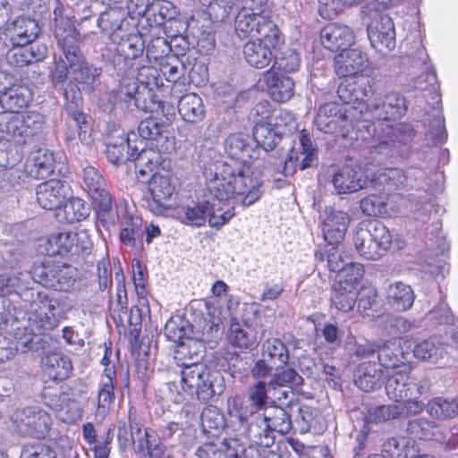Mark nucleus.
<instances>
[{
	"mask_svg": "<svg viewBox=\"0 0 458 458\" xmlns=\"http://www.w3.org/2000/svg\"><path fill=\"white\" fill-rule=\"evenodd\" d=\"M427 411L432 418L451 419L458 413V403L442 397L433 398L428 402Z\"/></svg>",
	"mask_w": 458,
	"mask_h": 458,
	"instance_id": "58",
	"label": "nucleus"
},
{
	"mask_svg": "<svg viewBox=\"0 0 458 458\" xmlns=\"http://www.w3.org/2000/svg\"><path fill=\"white\" fill-rule=\"evenodd\" d=\"M227 338L232 346L241 350H248L257 344V331L250 324L233 322Z\"/></svg>",
	"mask_w": 458,
	"mask_h": 458,
	"instance_id": "42",
	"label": "nucleus"
},
{
	"mask_svg": "<svg viewBox=\"0 0 458 458\" xmlns=\"http://www.w3.org/2000/svg\"><path fill=\"white\" fill-rule=\"evenodd\" d=\"M42 365L45 372L54 380L66 379L72 370L71 359L57 352L46 355L42 360Z\"/></svg>",
	"mask_w": 458,
	"mask_h": 458,
	"instance_id": "41",
	"label": "nucleus"
},
{
	"mask_svg": "<svg viewBox=\"0 0 458 458\" xmlns=\"http://www.w3.org/2000/svg\"><path fill=\"white\" fill-rule=\"evenodd\" d=\"M367 173L360 165H346L335 173L332 183L338 194L356 192L371 184Z\"/></svg>",
	"mask_w": 458,
	"mask_h": 458,
	"instance_id": "20",
	"label": "nucleus"
},
{
	"mask_svg": "<svg viewBox=\"0 0 458 458\" xmlns=\"http://www.w3.org/2000/svg\"><path fill=\"white\" fill-rule=\"evenodd\" d=\"M55 38L63 54L78 47L79 32L64 6L57 1L54 9Z\"/></svg>",
	"mask_w": 458,
	"mask_h": 458,
	"instance_id": "21",
	"label": "nucleus"
},
{
	"mask_svg": "<svg viewBox=\"0 0 458 458\" xmlns=\"http://www.w3.org/2000/svg\"><path fill=\"white\" fill-rule=\"evenodd\" d=\"M69 64L73 80L82 86V89L91 92L98 83L102 69L89 64L83 57L81 49L67 50L64 53Z\"/></svg>",
	"mask_w": 458,
	"mask_h": 458,
	"instance_id": "17",
	"label": "nucleus"
},
{
	"mask_svg": "<svg viewBox=\"0 0 458 458\" xmlns=\"http://www.w3.org/2000/svg\"><path fill=\"white\" fill-rule=\"evenodd\" d=\"M182 389L188 394H196L198 399L208 402L225 390V380L219 371H211L204 363L192 361L182 364Z\"/></svg>",
	"mask_w": 458,
	"mask_h": 458,
	"instance_id": "3",
	"label": "nucleus"
},
{
	"mask_svg": "<svg viewBox=\"0 0 458 458\" xmlns=\"http://www.w3.org/2000/svg\"><path fill=\"white\" fill-rule=\"evenodd\" d=\"M440 427L427 419H415L409 422L408 432L420 439L443 440L445 437L438 433Z\"/></svg>",
	"mask_w": 458,
	"mask_h": 458,
	"instance_id": "57",
	"label": "nucleus"
},
{
	"mask_svg": "<svg viewBox=\"0 0 458 458\" xmlns=\"http://www.w3.org/2000/svg\"><path fill=\"white\" fill-rule=\"evenodd\" d=\"M207 190L219 202L231 201L242 196V203L249 207L258 201L261 182L253 176L251 165L246 161L216 162L204 170Z\"/></svg>",
	"mask_w": 458,
	"mask_h": 458,
	"instance_id": "1",
	"label": "nucleus"
},
{
	"mask_svg": "<svg viewBox=\"0 0 458 458\" xmlns=\"http://www.w3.org/2000/svg\"><path fill=\"white\" fill-rule=\"evenodd\" d=\"M367 54L360 49H345L335 58V71L340 77H356L368 66Z\"/></svg>",
	"mask_w": 458,
	"mask_h": 458,
	"instance_id": "31",
	"label": "nucleus"
},
{
	"mask_svg": "<svg viewBox=\"0 0 458 458\" xmlns=\"http://www.w3.org/2000/svg\"><path fill=\"white\" fill-rule=\"evenodd\" d=\"M448 344L443 336L434 335L417 344L413 349L415 358L432 364H444L448 356Z\"/></svg>",
	"mask_w": 458,
	"mask_h": 458,
	"instance_id": "32",
	"label": "nucleus"
},
{
	"mask_svg": "<svg viewBox=\"0 0 458 458\" xmlns=\"http://www.w3.org/2000/svg\"><path fill=\"white\" fill-rule=\"evenodd\" d=\"M416 52L410 55L412 56L413 66L420 67L423 70V75L416 81V85L421 89L435 90L437 84V73L431 65L428 64V55L420 42L416 43Z\"/></svg>",
	"mask_w": 458,
	"mask_h": 458,
	"instance_id": "39",
	"label": "nucleus"
},
{
	"mask_svg": "<svg viewBox=\"0 0 458 458\" xmlns=\"http://www.w3.org/2000/svg\"><path fill=\"white\" fill-rule=\"evenodd\" d=\"M250 137L246 134H231L225 140V148L230 157L235 158L234 160L242 159V161H245L246 157L256 159L259 151L250 145Z\"/></svg>",
	"mask_w": 458,
	"mask_h": 458,
	"instance_id": "46",
	"label": "nucleus"
},
{
	"mask_svg": "<svg viewBox=\"0 0 458 458\" xmlns=\"http://www.w3.org/2000/svg\"><path fill=\"white\" fill-rule=\"evenodd\" d=\"M209 202L204 201L192 207H182L179 215L182 221L187 225L202 226L208 221Z\"/></svg>",
	"mask_w": 458,
	"mask_h": 458,
	"instance_id": "59",
	"label": "nucleus"
},
{
	"mask_svg": "<svg viewBox=\"0 0 458 458\" xmlns=\"http://www.w3.org/2000/svg\"><path fill=\"white\" fill-rule=\"evenodd\" d=\"M279 31L271 30L256 40H249L243 46V56L247 64L256 69L267 68L275 59L273 49L278 44Z\"/></svg>",
	"mask_w": 458,
	"mask_h": 458,
	"instance_id": "13",
	"label": "nucleus"
},
{
	"mask_svg": "<svg viewBox=\"0 0 458 458\" xmlns=\"http://www.w3.org/2000/svg\"><path fill=\"white\" fill-rule=\"evenodd\" d=\"M145 48V43L140 34H130L122 38L116 47L117 55L114 59L116 71L129 69L131 63L138 62Z\"/></svg>",
	"mask_w": 458,
	"mask_h": 458,
	"instance_id": "27",
	"label": "nucleus"
},
{
	"mask_svg": "<svg viewBox=\"0 0 458 458\" xmlns=\"http://www.w3.org/2000/svg\"><path fill=\"white\" fill-rule=\"evenodd\" d=\"M236 416L242 424H246V435L258 446L270 447L275 443L274 432L263 414L253 411H237Z\"/></svg>",
	"mask_w": 458,
	"mask_h": 458,
	"instance_id": "16",
	"label": "nucleus"
},
{
	"mask_svg": "<svg viewBox=\"0 0 458 458\" xmlns=\"http://www.w3.org/2000/svg\"><path fill=\"white\" fill-rule=\"evenodd\" d=\"M30 279L23 280L18 287V292L16 296L21 299L23 301L29 304L28 308V316H34V312H36L38 306L42 296L45 292L38 291L37 289L30 287Z\"/></svg>",
	"mask_w": 458,
	"mask_h": 458,
	"instance_id": "61",
	"label": "nucleus"
},
{
	"mask_svg": "<svg viewBox=\"0 0 458 458\" xmlns=\"http://www.w3.org/2000/svg\"><path fill=\"white\" fill-rule=\"evenodd\" d=\"M369 106L373 115L380 120H395L406 111L404 98L395 92L386 95L383 101L372 103Z\"/></svg>",
	"mask_w": 458,
	"mask_h": 458,
	"instance_id": "35",
	"label": "nucleus"
},
{
	"mask_svg": "<svg viewBox=\"0 0 458 458\" xmlns=\"http://www.w3.org/2000/svg\"><path fill=\"white\" fill-rule=\"evenodd\" d=\"M341 285L334 286V291L331 296V301L335 308L344 312H348L353 309L356 300V291L347 290L344 291Z\"/></svg>",
	"mask_w": 458,
	"mask_h": 458,
	"instance_id": "64",
	"label": "nucleus"
},
{
	"mask_svg": "<svg viewBox=\"0 0 458 458\" xmlns=\"http://www.w3.org/2000/svg\"><path fill=\"white\" fill-rule=\"evenodd\" d=\"M116 72L119 78L118 84L106 94L107 104H103L105 111L111 112L114 108L128 112L150 110L146 99V97L150 95V90L145 85H140L135 80L133 65L123 72Z\"/></svg>",
	"mask_w": 458,
	"mask_h": 458,
	"instance_id": "2",
	"label": "nucleus"
},
{
	"mask_svg": "<svg viewBox=\"0 0 458 458\" xmlns=\"http://www.w3.org/2000/svg\"><path fill=\"white\" fill-rule=\"evenodd\" d=\"M81 180L98 217L106 220L112 210L113 199L102 174L96 167L88 165L82 170Z\"/></svg>",
	"mask_w": 458,
	"mask_h": 458,
	"instance_id": "9",
	"label": "nucleus"
},
{
	"mask_svg": "<svg viewBox=\"0 0 458 458\" xmlns=\"http://www.w3.org/2000/svg\"><path fill=\"white\" fill-rule=\"evenodd\" d=\"M0 312V331L13 335L20 344L30 349L34 339V328L30 326L26 314L17 310L9 301H3Z\"/></svg>",
	"mask_w": 458,
	"mask_h": 458,
	"instance_id": "12",
	"label": "nucleus"
},
{
	"mask_svg": "<svg viewBox=\"0 0 458 458\" xmlns=\"http://www.w3.org/2000/svg\"><path fill=\"white\" fill-rule=\"evenodd\" d=\"M377 358L379 366L386 369H391L392 371L401 369L404 364L403 353L400 348V342L396 340L378 341L377 342Z\"/></svg>",
	"mask_w": 458,
	"mask_h": 458,
	"instance_id": "43",
	"label": "nucleus"
},
{
	"mask_svg": "<svg viewBox=\"0 0 458 458\" xmlns=\"http://www.w3.org/2000/svg\"><path fill=\"white\" fill-rule=\"evenodd\" d=\"M287 409L282 406H271L265 409L263 415L273 432L276 431L281 435H286L293 429V422Z\"/></svg>",
	"mask_w": 458,
	"mask_h": 458,
	"instance_id": "54",
	"label": "nucleus"
},
{
	"mask_svg": "<svg viewBox=\"0 0 458 458\" xmlns=\"http://www.w3.org/2000/svg\"><path fill=\"white\" fill-rule=\"evenodd\" d=\"M136 134L131 132L126 136L119 133L117 136H111L106 142V155L108 161L114 165L123 164L135 157L138 151V145H132Z\"/></svg>",
	"mask_w": 458,
	"mask_h": 458,
	"instance_id": "30",
	"label": "nucleus"
},
{
	"mask_svg": "<svg viewBox=\"0 0 458 458\" xmlns=\"http://www.w3.org/2000/svg\"><path fill=\"white\" fill-rule=\"evenodd\" d=\"M36 195L42 208L53 210L63 207L71 195V187L64 180L52 179L40 183Z\"/></svg>",
	"mask_w": 458,
	"mask_h": 458,
	"instance_id": "24",
	"label": "nucleus"
},
{
	"mask_svg": "<svg viewBox=\"0 0 458 458\" xmlns=\"http://www.w3.org/2000/svg\"><path fill=\"white\" fill-rule=\"evenodd\" d=\"M321 227L325 241L338 245L344 239L351 217L348 213L327 207L321 215Z\"/></svg>",
	"mask_w": 458,
	"mask_h": 458,
	"instance_id": "23",
	"label": "nucleus"
},
{
	"mask_svg": "<svg viewBox=\"0 0 458 458\" xmlns=\"http://www.w3.org/2000/svg\"><path fill=\"white\" fill-rule=\"evenodd\" d=\"M263 13L261 8H259L257 12L246 8L241 10L235 18V31L238 37L241 38L263 37L270 33L271 30H278Z\"/></svg>",
	"mask_w": 458,
	"mask_h": 458,
	"instance_id": "15",
	"label": "nucleus"
},
{
	"mask_svg": "<svg viewBox=\"0 0 458 458\" xmlns=\"http://www.w3.org/2000/svg\"><path fill=\"white\" fill-rule=\"evenodd\" d=\"M354 112L353 107L346 108L336 103H327L318 108L314 123L320 131L343 138L349 135L351 129H366L368 136L361 135L362 140H366L372 137L375 131L374 125L368 121H359L354 124Z\"/></svg>",
	"mask_w": 458,
	"mask_h": 458,
	"instance_id": "4",
	"label": "nucleus"
},
{
	"mask_svg": "<svg viewBox=\"0 0 458 458\" xmlns=\"http://www.w3.org/2000/svg\"><path fill=\"white\" fill-rule=\"evenodd\" d=\"M178 111L187 123H198L205 116V109L201 98L195 93L182 96L178 102Z\"/></svg>",
	"mask_w": 458,
	"mask_h": 458,
	"instance_id": "50",
	"label": "nucleus"
},
{
	"mask_svg": "<svg viewBox=\"0 0 458 458\" xmlns=\"http://www.w3.org/2000/svg\"><path fill=\"white\" fill-rule=\"evenodd\" d=\"M138 131L142 140H148L159 152L171 153L175 149V138L166 122L153 116L146 118L140 123Z\"/></svg>",
	"mask_w": 458,
	"mask_h": 458,
	"instance_id": "14",
	"label": "nucleus"
},
{
	"mask_svg": "<svg viewBox=\"0 0 458 458\" xmlns=\"http://www.w3.org/2000/svg\"><path fill=\"white\" fill-rule=\"evenodd\" d=\"M32 273L20 272L18 274L0 275V297L16 295L18 287L23 280L31 279Z\"/></svg>",
	"mask_w": 458,
	"mask_h": 458,
	"instance_id": "62",
	"label": "nucleus"
},
{
	"mask_svg": "<svg viewBox=\"0 0 458 458\" xmlns=\"http://www.w3.org/2000/svg\"><path fill=\"white\" fill-rule=\"evenodd\" d=\"M411 369L407 364H403L401 369L388 372L386 381V393L389 399L399 403L412 396L411 379L410 374Z\"/></svg>",
	"mask_w": 458,
	"mask_h": 458,
	"instance_id": "28",
	"label": "nucleus"
},
{
	"mask_svg": "<svg viewBox=\"0 0 458 458\" xmlns=\"http://www.w3.org/2000/svg\"><path fill=\"white\" fill-rule=\"evenodd\" d=\"M355 38L353 30L341 23H329L320 31L322 46L332 52L347 49L354 44Z\"/></svg>",
	"mask_w": 458,
	"mask_h": 458,
	"instance_id": "26",
	"label": "nucleus"
},
{
	"mask_svg": "<svg viewBox=\"0 0 458 458\" xmlns=\"http://www.w3.org/2000/svg\"><path fill=\"white\" fill-rule=\"evenodd\" d=\"M382 371L374 362L360 363L354 375L355 385L364 392H370L379 386Z\"/></svg>",
	"mask_w": 458,
	"mask_h": 458,
	"instance_id": "45",
	"label": "nucleus"
},
{
	"mask_svg": "<svg viewBox=\"0 0 458 458\" xmlns=\"http://www.w3.org/2000/svg\"><path fill=\"white\" fill-rule=\"evenodd\" d=\"M392 235L387 227L379 221L360 223L353 236V245L358 254L368 260H378L388 251Z\"/></svg>",
	"mask_w": 458,
	"mask_h": 458,
	"instance_id": "6",
	"label": "nucleus"
},
{
	"mask_svg": "<svg viewBox=\"0 0 458 458\" xmlns=\"http://www.w3.org/2000/svg\"><path fill=\"white\" fill-rule=\"evenodd\" d=\"M116 383V371L109 369H104L98 382L95 412L96 419L100 421L109 413L111 406L114 402Z\"/></svg>",
	"mask_w": 458,
	"mask_h": 458,
	"instance_id": "29",
	"label": "nucleus"
},
{
	"mask_svg": "<svg viewBox=\"0 0 458 458\" xmlns=\"http://www.w3.org/2000/svg\"><path fill=\"white\" fill-rule=\"evenodd\" d=\"M261 357L279 369L288 363L289 351L279 338H268L262 344Z\"/></svg>",
	"mask_w": 458,
	"mask_h": 458,
	"instance_id": "51",
	"label": "nucleus"
},
{
	"mask_svg": "<svg viewBox=\"0 0 458 458\" xmlns=\"http://www.w3.org/2000/svg\"><path fill=\"white\" fill-rule=\"evenodd\" d=\"M252 135L253 140L258 147H260L265 152L272 150L280 141L281 136L278 129V123H275V128L271 123L261 120L254 121Z\"/></svg>",
	"mask_w": 458,
	"mask_h": 458,
	"instance_id": "44",
	"label": "nucleus"
},
{
	"mask_svg": "<svg viewBox=\"0 0 458 458\" xmlns=\"http://www.w3.org/2000/svg\"><path fill=\"white\" fill-rule=\"evenodd\" d=\"M384 458H409L414 453L411 440L402 437H389L382 445Z\"/></svg>",
	"mask_w": 458,
	"mask_h": 458,
	"instance_id": "56",
	"label": "nucleus"
},
{
	"mask_svg": "<svg viewBox=\"0 0 458 458\" xmlns=\"http://www.w3.org/2000/svg\"><path fill=\"white\" fill-rule=\"evenodd\" d=\"M367 33L371 47L377 51L386 54L395 47V29L388 15H375L367 26Z\"/></svg>",
	"mask_w": 458,
	"mask_h": 458,
	"instance_id": "18",
	"label": "nucleus"
},
{
	"mask_svg": "<svg viewBox=\"0 0 458 458\" xmlns=\"http://www.w3.org/2000/svg\"><path fill=\"white\" fill-rule=\"evenodd\" d=\"M199 330H194L192 325L181 316L172 317L164 328L168 340L178 344L196 335Z\"/></svg>",
	"mask_w": 458,
	"mask_h": 458,
	"instance_id": "53",
	"label": "nucleus"
},
{
	"mask_svg": "<svg viewBox=\"0 0 458 458\" xmlns=\"http://www.w3.org/2000/svg\"><path fill=\"white\" fill-rule=\"evenodd\" d=\"M219 206L209 203L208 222L211 227L220 228L235 215L230 201L220 202Z\"/></svg>",
	"mask_w": 458,
	"mask_h": 458,
	"instance_id": "60",
	"label": "nucleus"
},
{
	"mask_svg": "<svg viewBox=\"0 0 458 458\" xmlns=\"http://www.w3.org/2000/svg\"><path fill=\"white\" fill-rule=\"evenodd\" d=\"M128 420L131 430V438L137 453L144 454L148 447V438L149 437L142 416L134 407H131L128 412Z\"/></svg>",
	"mask_w": 458,
	"mask_h": 458,
	"instance_id": "52",
	"label": "nucleus"
},
{
	"mask_svg": "<svg viewBox=\"0 0 458 458\" xmlns=\"http://www.w3.org/2000/svg\"><path fill=\"white\" fill-rule=\"evenodd\" d=\"M206 310L209 316L208 323H206L202 327L201 332H198L196 335L188 338L186 341L178 344L176 350V360H182L188 358L189 360H194L193 361L199 362L203 358L204 354V344L203 342L209 339V334L212 330H217L221 319L216 313L218 309L210 302L205 303Z\"/></svg>",
	"mask_w": 458,
	"mask_h": 458,
	"instance_id": "11",
	"label": "nucleus"
},
{
	"mask_svg": "<svg viewBox=\"0 0 458 458\" xmlns=\"http://www.w3.org/2000/svg\"><path fill=\"white\" fill-rule=\"evenodd\" d=\"M13 44H39L35 42L40 29L36 20L30 17H19L14 20L10 29Z\"/></svg>",
	"mask_w": 458,
	"mask_h": 458,
	"instance_id": "40",
	"label": "nucleus"
},
{
	"mask_svg": "<svg viewBox=\"0 0 458 458\" xmlns=\"http://www.w3.org/2000/svg\"><path fill=\"white\" fill-rule=\"evenodd\" d=\"M386 299L394 310L405 311L411 308L415 296L410 285L402 282H395L388 286Z\"/></svg>",
	"mask_w": 458,
	"mask_h": 458,
	"instance_id": "47",
	"label": "nucleus"
},
{
	"mask_svg": "<svg viewBox=\"0 0 458 458\" xmlns=\"http://www.w3.org/2000/svg\"><path fill=\"white\" fill-rule=\"evenodd\" d=\"M151 196L147 199L148 208L155 215H163L174 205V187L168 177L155 174L148 184Z\"/></svg>",
	"mask_w": 458,
	"mask_h": 458,
	"instance_id": "19",
	"label": "nucleus"
},
{
	"mask_svg": "<svg viewBox=\"0 0 458 458\" xmlns=\"http://www.w3.org/2000/svg\"><path fill=\"white\" fill-rule=\"evenodd\" d=\"M40 301L34 316L28 317L30 326L34 328V336L53 329L58 323L55 311L59 306V301L50 298L46 292Z\"/></svg>",
	"mask_w": 458,
	"mask_h": 458,
	"instance_id": "25",
	"label": "nucleus"
},
{
	"mask_svg": "<svg viewBox=\"0 0 458 458\" xmlns=\"http://www.w3.org/2000/svg\"><path fill=\"white\" fill-rule=\"evenodd\" d=\"M406 176L399 168H385L377 171L371 179V185L377 191H387L405 185Z\"/></svg>",
	"mask_w": 458,
	"mask_h": 458,
	"instance_id": "48",
	"label": "nucleus"
},
{
	"mask_svg": "<svg viewBox=\"0 0 458 458\" xmlns=\"http://www.w3.org/2000/svg\"><path fill=\"white\" fill-rule=\"evenodd\" d=\"M47 251L49 256L86 255L92 247L87 230L54 233L47 239Z\"/></svg>",
	"mask_w": 458,
	"mask_h": 458,
	"instance_id": "10",
	"label": "nucleus"
},
{
	"mask_svg": "<svg viewBox=\"0 0 458 458\" xmlns=\"http://www.w3.org/2000/svg\"><path fill=\"white\" fill-rule=\"evenodd\" d=\"M294 424L296 430L301 434H306L312 430L317 433L325 429L319 411L308 405H301L298 408V415L294 419Z\"/></svg>",
	"mask_w": 458,
	"mask_h": 458,
	"instance_id": "49",
	"label": "nucleus"
},
{
	"mask_svg": "<svg viewBox=\"0 0 458 458\" xmlns=\"http://www.w3.org/2000/svg\"><path fill=\"white\" fill-rule=\"evenodd\" d=\"M5 89L0 92V104L3 108L8 111H15L28 105L31 100V92L29 88L21 85H15L8 88L11 83V77L4 81Z\"/></svg>",
	"mask_w": 458,
	"mask_h": 458,
	"instance_id": "38",
	"label": "nucleus"
},
{
	"mask_svg": "<svg viewBox=\"0 0 458 458\" xmlns=\"http://www.w3.org/2000/svg\"><path fill=\"white\" fill-rule=\"evenodd\" d=\"M63 95L66 100L65 111L68 114L66 120V141L78 139L81 143L89 145L91 142L92 121L91 118L81 109L82 97L81 89L73 81H69L63 88Z\"/></svg>",
	"mask_w": 458,
	"mask_h": 458,
	"instance_id": "5",
	"label": "nucleus"
},
{
	"mask_svg": "<svg viewBox=\"0 0 458 458\" xmlns=\"http://www.w3.org/2000/svg\"><path fill=\"white\" fill-rule=\"evenodd\" d=\"M264 81L275 101L286 102L293 98L294 82L292 78L269 70L265 73Z\"/></svg>",
	"mask_w": 458,
	"mask_h": 458,
	"instance_id": "36",
	"label": "nucleus"
},
{
	"mask_svg": "<svg viewBox=\"0 0 458 458\" xmlns=\"http://www.w3.org/2000/svg\"><path fill=\"white\" fill-rule=\"evenodd\" d=\"M47 52V48L44 44H13L6 54V61L10 65L22 67L44 59Z\"/></svg>",
	"mask_w": 458,
	"mask_h": 458,
	"instance_id": "34",
	"label": "nucleus"
},
{
	"mask_svg": "<svg viewBox=\"0 0 458 458\" xmlns=\"http://www.w3.org/2000/svg\"><path fill=\"white\" fill-rule=\"evenodd\" d=\"M44 123L41 114L34 111L20 113L11 138L19 144H24L39 132Z\"/></svg>",
	"mask_w": 458,
	"mask_h": 458,
	"instance_id": "33",
	"label": "nucleus"
},
{
	"mask_svg": "<svg viewBox=\"0 0 458 458\" xmlns=\"http://www.w3.org/2000/svg\"><path fill=\"white\" fill-rule=\"evenodd\" d=\"M300 149L292 148L283 165V174L286 176L293 174L297 166L301 170L310 167L317 160V148L310 135L301 131L299 136Z\"/></svg>",
	"mask_w": 458,
	"mask_h": 458,
	"instance_id": "22",
	"label": "nucleus"
},
{
	"mask_svg": "<svg viewBox=\"0 0 458 458\" xmlns=\"http://www.w3.org/2000/svg\"><path fill=\"white\" fill-rule=\"evenodd\" d=\"M12 421L19 434L34 438L46 437L52 426L50 415L36 406L17 409L12 416Z\"/></svg>",
	"mask_w": 458,
	"mask_h": 458,
	"instance_id": "8",
	"label": "nucleus"
},
{
	"mask_svg": "<svg viewBox=\"0 0 458 458\" xmlns=\"http://www.w3.org/2000/svg\"><path fill=\"white\" fill-rule=\"evenodd\" d=\"M336 273L334 286L341 285L344 291L346 289L356 291V287L364 275V268L360 263L350 262Z\"/></svg>",
	"mask_w": 458,
	"mask_h": 458,
	"instance_id": "55",
	"label": "nucleus"
},
{
	"mask_svg": "<svg viewBox=\"0 0 458 458\" xmlns=\"http://www.w3.org/2000/svg\"><path fill=\"white\" fill-rule=\"evenodd\" d=\"M402 414L403 410L399 405H380L369 410L367 420L372 423H383L390 420L397 419Z\"/></svg>",
	"mask_w": 458,
	"mask_h": 458,
	"instance_id": "63",
	"label": "nucleus"
},
{
	"mask_svg": "<svg viewBox=\"0 0 458 458\" xmlns=\"http://www.w3.org/2000/svg\"><path fill=\"white\" fill-rule=\"evenodd\" d=\"M55 168L53 153L47 148L33 151L29 157L25 170L28 174L36 179H44L49 176Z\"/></svg>",
	"mask_w": 458,
	"mask_h": 458,
	"instance_id": "37",
	"label": "nucleus"
},
{
	"mask_svg": "<svg viewBox=\"0 0 458 458\" xmlns=\"http://www.w3.org/2000/svg\"><path fill=\"white\" fill-rule=\"evenodd\" d=\"M32 279L47 288L71 292L78 287L81 275L72 266L47 262L33 267Z\"/></svg>",
	"mask_w": 458,
	"mask_h": 458,
	"instance_id": "7",
	"label": "nucleus"
}]
</instances>
